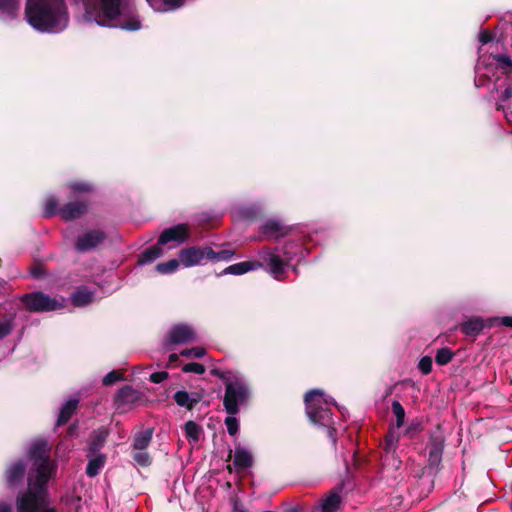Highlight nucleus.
I'll return each mask as SVG.
<instances>
[{
    "instance_id": "obj_10",
    "label": "nucleus",
    "mask_w": 512,
    "mask_h": 512,
    "mask_svg": "<svg viewBox=\"0 0 512 512\" xmlns=\"http://www.w3.org/2000/svg\"><path fill=\"white\" fill-rule=\"evenodd\" d=\"M106 238L101 230H90L80 235L76 242L75 248L79 252H88L99 246Z\"/></svg>"
},
{
    "instance_id": "obj_52",
    "label": "nucleus",
    "mask_w": 512,
    "mask_h": 512,
    "mask_svg": "<svg viewBox=\"0 0 512 512\" xmlns=\"http://www.w3.org/2000/svg\"><path fill=\"white\" fill-rule=\"evenodd\" d=\"M234 512H244V509L241 505H239L238 503H235L234 504Z\"/></svg>"
},
{
    "instance_id": "obj_5",
    "label": "nucleus",
    "mask_w": 512,
    "mask_h": 512,
    "mask_svg": "<svg viewBox=\"0 0 512 512\" xmlns=\"http://www.w3.org/2000/svg\"><path fill=\"white\" fill-rule=\"evenodd\" d=\"M85 18L99 26L135 31L141 28L140 21L133 16L126 20L121 11V0H82Z\"/></svg>"
},
{
    "instance_id": "obj_36",
    "label": "nucleus",
    "mask_w": 512,
    "mask_h": 512,
    "mask_svg": "<svg viewBox=\"0 0 512 512\" xmlns=\"http://www.w3.org/2000/svg\"><path fill=\"white\" fill-rule=\"evenodd\" d=\"M233 256H234V251H232V250L224 249V250H221L218 252H215L213 250V255L209 256V261H215V262L229 261L233 258Z\"/></svg>"
},
{
    "instance_id": "obj_31",
    "label": "nucleus",
    "mask_w": 512,
    "mask_h": 512,
    "mask_svg": "<svg viewBox=\"0 0 512 512\" xmlns=\"http://www.w3.org/2000/svg\"><path fill=\"white\" fill-rule=\"evenodd\" d=\"M44 216L50 218L59 214L58 201L54 196H49L44 203Z\"/></svg>"
},
{
    "instance_id": "obj_42",
    "label": "nucleus",
    "mask_w": 512,
    "mask_h": 512,
    "mask_svg": "<svg viewBox=\"0 0 512 512\" xmlns=\"http://www.w3.org/2000/svg\"><path fill=\"white\" fill-rule=\"evenodd\" d=\"M183 372L185 373H195V374H203L205 373L206 369L204 365L196 362L188 363L183 366L182 368Z\"/></svg>"
},
{
    "instance_id": "obj_27",
    "label": "nucleus",
    "mask_w": 512,
    "mask_h": 512,
    "mask_svg": "<svg viewBox=\"0 0 512 512\" xmlns=\"http://www.w3.org/2000/svg\"><path fill=\"white\" fill-rule=\"evenodd\" d=\"M174 400L178 406L185 407L188 410H192L198 402L197 399L191 398L189 393L184 390L177 391L174 394Z\"/></svg>"
},
{
    "instance_id": "obj_26",
    "label": "nucleus",
    "mask_w": 512,
    "mask_h": 512,
    "mask_svg": "<svg viewBox=\"0 0 512 512\" xmlns=\"http://www.w3.org/2000/svg\"><path fill=\"white\" fill-rule=\"evenodd\" d=\"M399 443V434L395 431H389V433L385 437L384 442V451L386 455V461L388 460L389 455H394L396 453V449Z\"/></svg>"
},
{
    "instance_id": "obj_50",
    "label": "nucleus",
    "mask_w": 512,
    "mask_h": 512,
    "mask_svg": "<svg viewBox=\"0 0 512 512\" xmlns=\"http://www.w3.org/2000/svg\"><path fill=\"white\" fill-rule=\"evenodd\" d=\"M0 512H13L12 505L7 502H0Z\"/></svg>"
},
{
    "instance_id": "obj_9",
    "label": "nucleus",
    "mask_w": 512,
    "mask_h": 512,
    "mask_svg": "<svg viewBox=\"0 0 512 512\" xmlns=\"http://www.w3.org/2000/svg\"><path fill=\"white\" fill-rule=\"evenodd\" d=\"M210 255H213L212 248L192 246L182 249L179 252V259L183 266L192 267L205 264L209 261Z\"/></svg>"
},
{
    "instance_id": "obj_37",
    "label": "nucleus",
    "mask_w": 512,
    "mask_h": 512,
    "mask_svg": "<svg viewBox=\"0 0 512 512\" xmlns=\"http://www.w3.org/2000/svg\"><path fill=\"white\" fill-rule=\"evenodd\" d=\"M70 189L74 193H89L93 191V186L88 182L75 181L69 184Z\"/></svg>"
},
{
    "instance_id": "obj_30",
    "label": "nucleus",
    "mask_w": 512,
    "mask_h": 512,
    "mask_svg": "<svg viewBox=\"0 0 512 512\" xmlns=\"http://www.w3.org/2000/svg\"><path fill=\"white\" fill-rule=\"evenodd\" d=\"M152 439V430L147 429L138 433L134 438L133 447L136 450H145Z\"/></svg>"
},
{
    "instance_id": "obj_11",
    "label": "nucleus",
    "mask_w": 512,
    "mask_h": 512,
    "mask_svg": "<svg viewBox=\"0 0 512 512\" xmlns=\"http://www.w3.org/2000/svg\"><path fill=\"white\" fill-rule=\"evenodd\" d=\"M189 237V230L185 224H178L162 231L159 236L158 244L166 245L170 242L181 244Z\"/></svg>"
},
{
    "instance_id": "obj_4",
    "label": "nucleus",
    "mask_w": 512,
    "mask_h": 512,
    "mask_svg": "<svg viewBox=\"0 0 512 512\" xmlns=\"http://www.w3.org/2000/svg\"><path fill=\"white\" fill-rule=\"evenodd\" d=\"M25 17L35 30L43 33H60L69 24L64 0H28Z\"/></svg>"
},
{
    "instance_id": "obj_38",
    "label": "nucleus",
    "mask_w": 512,
    "mask_h": 512,
    "mask_svg": "<svg viewBox=\"0 0 512 512\" xmlns=\"http://www.w3.org/2000/svg\"><path fill=\"white\" fill-rule=\"evenodd\" d=\"M239 213L243 218L248 219V220H253L260 213V209L256 205H251L248 207L241 208Z\"/></svg>"
},
{
    "instance_id": "obj_19",
    "label": "nucleus",
    "mask_w": 512,
    "mask_h": 512,
    "mask_svg": "<svg viewBox=\"0 0 512 512\" xmlns=\"http://www.w3.org/2000/svg\"><path fill=\"white\" fill-rule=\"evenodd\" d=\"M88 464L86 466V474L89 477L97 476L106 463V456L104 454H87Z\"/></svg>"
},
{
    "instance_id": "obj_8",
    "label": "nucleus",
    "mask_w": 512,
    "mask_h": 512,
    "mask_svg": "<svg viewBox=\"0 0 512 512\" xmlns=\"http://www.w3.org/2000/svg\"><path fill=\"white\" fill-rule=\"evenodd\" d=\"M22 302L26 308L33 312H49L59 310L64 307L63 302L52 298L43 292H32L22 297Z\"/></svg>"
},
{
    "instance_id": "obj_39",
    "label": "nucleus",
    "mask_w": 512,
    "mask_h": 512,
    "mask_svg": "<svg viewBox=\"0 0 512 512\" xmlns=\"http://www.w3.org/2000/svg\"><path fill=\"white\" fill-rule=\"evenodd\" d=\"M133 459L138 465L143 467H146L151 463V458L145 450H137V452L133 454Z\"/></svg>"
},
{
    "instance_id": "obj_18",
    "label": "nucleus",
    "mask_w": 512,
    "mask_h": 512,
    "mask_svg": "<svg viewBox=\"0 0 512 512\" xmlns=\"http://www.w3.org/2000/svg\"><path fill=\"white\" fill-rule=\"evenodd\" d=\"M233 463L238 470H244L252 466L253 458L249 450L241 445H237L234 451Z\"/></svg>"
},
{
    "instance_id": "obj_3",
    "label": "nucleus",
    "mask_w": 512,
    "mask_h": 512,
    "mask_svg": "<svg viewBox=\"0 0 512 512\" xmlns=\"http://www.w3.org/2000/svg\"><path fill=\"white\" fill-rule=\"evenodd\" d=\"M475 86L482 87L493 83V89L505 88L500 96L498 110H502L508 123H512V111L505 103L512 99V60L507 55H480L475 67Z\"/></svg>"
},
{
    "instance_id": "obj_13",
    "label": "nucleus",
    "mask_w": 512,
    "mask_h": 512,
    "mask_svg": "<svg viewBox=\"0 0 512 512\" xmlns=\"http://www.w3.org/2000/svg\"><path fill=\"white\" fill-rule=\"evenodd\" d=\"M168 337L171 344H184L194 341L196 333L188 324H177L171 328Z\"/></svg>"
},
{
    "instance_id": "obj_40",
    "label": "nucleus",
    "mask_w": 512,
    "mask_h": 512,
    "mask_svg": "<svg viewBox=\"0 0 512 512\" xmlns=\"http://www.w3.org/2000/svg\"><path fill=\"white\" fill-rule=\"evenodd\" d=\"M225 425H226L227 431L230 435L234 436L238 433L239 422H238V419L235 417V415H229L225 419Z\"/></svg>"
},
{
    "instance_id": "obj_28",
    "label": "nucleus",
    "mask_w": 512,
    "mask_h": 512,
    "mask_svg": "<svg viewBox=\"0 0 512 512\" xmlns=\"http://www.w3.org/2000/svg\"><path fill=\"white\" fill-rule=\"evenodd\" d=\"M162 255V249L159 246H152L145 249L138 260V264L144 265L153 262Z\"/></svg>"
},
{
    "instance_id": "obj_2",
    "label": "nucleus",
    "mask_w": 512,
    "mask_h": 512,
    "mask_svg": "<svg viewBox=\"0 0 512 512\" xmlns=\"http://www.w3.org/2000/svg\"><path fill=\"white\" fill-rule=\"evenodd\" d=\"M309 253L303 237L289 239L283 248L265 247L258 252L261 261H244L228 266L222 274L242 275L264 268L276 280H282L287 268L294 260L300 261Z\"/></svg>"
},
{
    "instance_id": "obj_32",
    "label": "nucleus",
    "mask_w": 512,
    "mask_h": 512,
    "mask_svg": "<svg viewBox=\"0 0 512 512\" xmlns=\"http://www.w3.org/2000/svg\"><path fill=\"white\" fill-rule=\"evenodd\" d=\"M180 263V259H171L167 262L157 264L156 270L161 274H170L177 270Z\"/></svg>"
},
{
    "instance_id": "obj_53",
    "label": "nucleus",
    "mask_w": 512,
    "mask_h": 512,
    "mask_svg": "<svg viewBox=\"0 0 512 512\" xmlns=\"http://www.w3.org/2000/svg\"><path fill=\"white\" fill-rule=\"evenodd\" d=\"M32 274H33V276H34V277H36V278L40 277V272H39V270H38V269L33 270Z\"/></svg>"
},
{
    "instance_id": "obj_1",
    "label": "nucleus",
    "mask_w": 512,
    "mask_h": 512,
    "mask_svg": "<svg viewBox=\"0 0 512 512\" xmlns=\"http://www.w3.org/2000/svg\"><path fill=\"white\" fill-rule=\"evenodd\" d=\"M32 467L28 472V489L16 498L17 512H57L47 499V483L56 471L50 449L44 440L31 443L28 450Z\"/></svg>"
},
{
    "instance_id": "obj_29",
    "label": "nucleus",
    "mask_w": 512,
    "mask_h": 512,
    "mask_svg": "<svg viewBox=\"0 0 512 512\" xmlns=\"http://www.w3.org/2000/svg\"><path fill=\"white\" fill-rule=\"evenodd\" d=\"M203 432L202 427L195 421L185 423V434L190 442L196 443Z\"/></svg>"
},
{
    "instance_id": "obj_6",
    "label": "nucleus",
    "mask_w": 512,
    "mask_h": 512,
    "mask_svg": "<svg viewBox=\"0 0 512 512\" xmlns=\"http://www.w3.org/2000/svg\"><path fill=\"white\" fill-rule=\"evenodd\" d=\"M304 401L309 420L315 425L327 428V435L335 446L336 429L329 408L330 405L336 404L333 398L326 396L322 390L314 389L306 393Z\"/></svg>"
},
{
    "instance_id": "obj_34",
    "label": "nucleus",
    "mask_w": 512,
    "mask_h": 512,
    "mask_svg": "<svg viewBox=\"0 0 512 512\" xmlns=\"http://www.w3.org/2000/svg\"><path fill=\"white\" fill-rule=\"evenodd\" d=\"M453 355L454 354L450 348L444 347L437 351L435 355V361L438 365L443 366L452 360Z\"/></svg>"
},
{
    "instance_id": "obj_15",
    "label": "nucleus",
    "mask_w": 512,
    "mask_h": 512,
    "mask_svg": "<svg viewBox=\"0 0 512 512\" xmlns=\"http://www.w3.org/2000/svg\"><path fill=\"white\" fill-rule=\"evenodd\" d=\"M428 449H429V458H428L429 469L436 470L442 461L444 443L442 440H440L438 438H432L429 442Z\"/></svg>"
},
{
    "instance_id": "obj_47",
    "label": "nucleus",
    "mask_w": 512,
    "mask_h": 512,
    "mask_svg": "<svg viewBox=\"0 0 512 512\" xmlns=\"http://www.w3.org/2000/svg\"><path fill=\"white\" fill-rule=\"evenodd\" d=\"M169 10H174L183 6L185 0H162Z\"/></svg>"
},
{
    "instance_id": "obj_33",
    "label": "nucleus",
    "mask_w": 512,
    "mask_h": 512,
    "mask_svg": "<svg viewBox=\"0 0 512 512\" xmlns=\"http://www.w3.org/2000/svg\"><path fill=\"white\" fill-rule=\"evenodd\" d=\"M392 412L396 417V428H401L405 421V410L401 403L397 400L392 402Z\"/></svg>"
},
{
    "instance_id": "obj_20",
    "label": "nucleus",
    "mask_w": 512,
    "mask_h": 512,
    "mask_svg": "<svg viewBox=\"0 0 512 512\" xmlns=\"http://www.w3.org/2000/svg\"><path fill=\"white\" fill-rule=\"evenodd\" d=\"M19 10V0H0V18L2 20H12L17 17Z\"/></svg>"
},
{
    "instance_id": "obj_22",
    "label": "nucleus",
    "mask_w": 512,
    "mask_h": 512,
    "mask_svg": "<svg viewBox=\"0 0 512 512\" xmlns=\"http://www.w3.org/2000/svg\"><path fill=\"white\" fill-rule=\"evenodd\" d=\"M139 398L138 392L131 386L122 387L116 394L115 401L120 407L124 404H132Z\"/></svg>"
},
{
    "instance_id": "obj_44",
    "label": "nucleus",
    "mask_w": 512,
    "mask_h": 512,
    "mask_svg": "<svg viewBox=\"0 0 512 512\" xmlns=\"http://www.w3.org/2000/svg\"><path fill=\"white\" fill-rule=\"evenodd\" d=\"M119 380H121V374L117 371H111L103 378L102 382L104 385L108 386L116 383Z\"/></svg>"
},
{
    "instance_id": "obj_41",
    "label": "nucleus",
    "mask_w": 512,
    "mask_h": 512,
    "mask_svg": "<svg viewBox=\"0 0 512 512\" xmlns=\"http://www.w3.org/2000/svg\"><path fill=\"white\" fill-rule=\"evenodd\" d=\"M206 354V351L202 347H193L191 349H184L180 352L181 356L202 358Z\"/></svg>"
},
{
    "instance_id": "obj_48",
    "label": "nucleus",
    "mask_w": 512,
    "mask_h": 512,
    "mask_svg": "<svg viewBox=\"0 0 512 512\" xmlns=\"http://www.w3.org/2000/svg\"><path fill=\"white\" fill-rule=\"evenodd\" d=\"M479 41H480L482 44H487V43H489L490 41H492V36H491L487 31H482V32L479 34Z\"/></svg>"
},
{
    "instance_id": "obj_43",
    "label": "nucleus",
    "mask_w": 512,
    "mask_h": 512,
    "mask_svg": "<svg viewBox=\"0 0 512 512\" xmlns=\"http://www.w3.org/2000/svg\"><path fill=\"white\" fill-rule=\"evenodd\" d=\"M418 368L422 374L427 375L432 371V358L424 356L419 360Z\"/></svg>"
},
{
    "instance_id": "obj_23",
    "label": "nucleus",
    "mask_w": 512,
    "mask_h": 512,
    "mask_svg": "<svg viewBox=\"0 0 512 512\" xmlns=\"http://www.w3.org/2000/svg\"><path fill=\"white\" fill-rule=\"evenodd\" d=\"M341 504L339 490H333L321 501L322 512H335Z\"/></svg>"
},
{
    "instance_id": "obj_46",
    "label": "nucleus",
    "mask_w": 512,
    "mask_h": 512,
    "mask_svg": "<svg viewBox=\"0 0 512 512\" xmlns=\"http://www.w3.org/2000/svg\"><path fill=\"white\" fill-rule=\"evenodd\" d=\"M168 378V373L165 371L154 372L150 375V381L153 383H161Z\"/></svg>"
},
{
    "instance_id": "obj_25",
    "label": "nucleus",
    "mask_w": 512,
    "mask_h": 512,
    "mask_svg": "<svg viewBox=\"0 0 512 512\" xmlns=\"http://www.w3.org/2000/svg\"><path fill=\"white\" fill-rule=\"evenodd\" d=\"M460 328L465 335L476 336L483 330L484 323L481 318L475 317L464 322Z\"/></svg>"
},
{
    "instance_id": "obj_45",
    "label": "nucleus",
    "mask_w": 512,
    "mask_h": 512,
    "mask_svg": "<svg viewBox=\"0 0 512 512\" xmlns=\"http://www.w3.org/2000/svg\"><path fill=\"white\" fill-rule=\"evenodd\" d=\"M402 464V461L396 456V453L394 455H389L388 460L386 461V457L384 458V466L385 467H392L395 470H398Z\"/></svg>"
},
{
    "instance_id": "obj_17",
    "label": "nucleus",
    "mask_w": 512,
    "mask_h": 512,
    "mask_svg": "<svg viewBox=\"0 0 512 512\" xmlns=\"http://www.w3.org/2000/svg\"><path fill=\"white\" fill-rule=\"evenodd\" d=\"M70 300L75 307H85L94 301V292L85 286H80L72 293Z\"/></svg>"
},
{
    "instance_id": "obj_16",
    "label": "nucleus",
    "mask_w": 512,
    "mask_h": 512,
    "mask_svg": "<svg viewBox=\"0 0 512 512\" xmlns=\"http://www.w3.org/2000/svg\"><path fill=\"white\" fill-rule=\"evenodd\" d=\"M26 465L22 460L13 462L6 470V482L9 487L19 484L25 475Z\"/></svg>"
},
{
    "instance_id": "obj_12",
    "label": "nucleus",
    "mask_w": 512,
    "mask_h": 512,
    "mask_svg": "<svg viewBox=\"0 0 512 512\" xmlns=\"http://www.w3.org/2000/svg\"><path fill=\"white\" fill-rule=\"evenodd\" d=\"M288 234V228L281 221L269 219L260 228V240H278Z\"/></svg>"
},
{
    "instance_id": "obj_49",
    "label": "nucleus",
    "mask_w": 512,
    "mask_h": 512,
    "mask_svg": "<svg viewBox=\"0 0 512 512\" xmlns=\"http://www.w3.org/2000/svg\"><path fill=\"white\" fill-rule=\"evenodd\" d=\"M503 326L512 327V316H504L497 319Z\"/></svg>"
},
{
    "instance_id": "obj_7",
    "label": "nucleus",
    "mask_w": 512,
    "mask_h": 512,
    "mask_svg": "<svg viewBox=\"0 0 512 512\" xmlns=\"http://www.w3.org/2000/svg\"><path fill=\"white\" fill-rule=\"evenodd\" d=\"M219 377L224 381L225 394L223 406L229 415H236L240 408L248 404L251 397V387L247 379L234 372H222Z\"/></svg>"
},
{
    "instance_id": "obj_21",
    "label": "nucleus",
    "mask_w": 512,
    "mask_h": 512,
    "mask_svg": "<svg viewBox=\"0 0 512 512\" xmlns=\"http://www.w3.org/2000/svg\"><path fill=\"white\" fill-rule=\"evenodd\" d=\"M78 402V398H71L61 406L57 419L58 426H61L69 421L78 406Z\"/></svg>"
},
{
    "instance_id": "obj_35",
    "label": "nucleus",
    "mask_w": 512,
    "mask_h": 512,
    "mask_svg": "<svg viewBox=\"0 0 512 512\" xmlns=\"http://www.w3.org/2000/svg\"><path fill=\"white\" fill-rule=\"evenodd\" d=\"M14 330V321L11 318L0 319V341L9 336Z\"/></svg>"
},
{
    "instance_id": "obj_24",
    "label": "nucleus",
    "mask_w": 512,
    "mask_h": 512,
    "mask_svg": "<svg viewBox=\"0 0 512 512\" xmlns=\"http://www.w3.org/2000/svg\"><path fill=\"white\" fill-rule=\"evenodd\" d=\"M106 431H96L89 443V448L87 454L93 456V454H102L100 451L104 447L107 438Z\"/></svg>"
},
{
    "instance_id": "obj_51",
    "label": "nucleus",
    "mask_w": 512,
    "mask_h": 512,
    "mask_svg": "<svg viewBox=\"0 0 512 512\" xmlns=\"http://www.w3.org/2000/svg\"><path fill=\"white\" fill-rule=\"evenodd\" d=\"M179 356H180V354H175V353L170 354V355H169V363H171V364H172V363L177 362V361H178V359H179Z\"/></svg>"
},
{
    "instance_id": "obj_14",
    "label": "nucleus",
    "mask_w": 512,
    "mask_h": 512,
    "mask_svg": "<svg viewBox=\"0 0 512 512\" xmlns=\"http://www.w3.org/2000/svg\"><path fill=\"white\" fill-rule=\"evenodd\" d=\"M87 206L84 201H70L59 209V215L67 221L74 220L85 213Z\"/></svg>"
}]
</instances>
